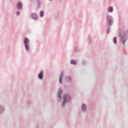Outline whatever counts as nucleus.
Listing matches in <instances>:
<instances>
[{
	"instance_id": "obj_1",
	"label": "nucleus",
	"mask_w": 128,
	"mask_h": 128,
	"mask_svg": "<svg viewBox=\"0 0 128 128\" xmlns=\"http://www.w3.org/2000/svg\"><path fill=\"white\" fill-rule=\"evenodd\" d=\"M24 44L26 50H30V46H28V39L26 38H25Z\"/></svg>"
},
{
	"instance_id": "obj_2",
	"label": "nucleus",
	"mask_w": 128,
	"mask_h": 128,
	"mask_svg": "<svg viewBox=\"0 0 128 128\" xmlns=\"http://www.w3.org/2000/svg\"><path fill=\"white\" fill-rule=\"evenodd\" d=\"M64 102H70V97L68 96V95L66 94L64 96Z\"/></svg>"
},
{
	"instance_id": "obj_3",
	"label": "nucleus",
	"mask_w": 128,
	"mask_h": 128,
	"mask_svg": "<svg viewBox=\"0 0 128 128\" xmlns=\"http://www.w3.org/2000/svg\"><path fill=\"white\" fill-rule=\"evenodd\" d=\"M120 38L121 42H126V36L124 34H122Z\"/></svg>"
},
{
	"instance_id": "obj_4",
	"label": "nucleus",
	"mask_w": 128,
	"mask_h": 128,
	"mask_svg": "<svg viewBox=\"0 0 128 128\" xmlns=\"http://www.w3.org/2000/svg\"><path fill=\"white\" fill-rule=\"evenodd\" d=\"M32 18H34V20H38V16L36 14H32Z\"/></svg>"
},
{
	"instance_id": "obj_5",
	"label": "nucleus",
	"mask_w": 128,
	"mask_h": 128,
	"mask_svg": "<svg viewBox=\"0 0 128 128\" xmlns=\"http://www.w3.org/2000/svg\"><path fill=\"white\" fill-rule=\"evenodd\" d=\"M22 8V4L21 2H19L18 4V8Z\"/></svg>"
},
{
	"instance_id": "obj_6",
	"label": "nucleus",
	"mask_w": 128,
	"mask_h": 128,
	"mask_svg": "<svg viewBox=\"0 0 128 128\" xmlns=\"http://www.w3.org/2000/svg\"><path fill=\"white\" fill-rule=\"evenodd\" d=\"M108 24H112V18H108Z\"/></svg>"
},
{
	"instance_id": "obj_7",
	"label": "nucleus",
	"mask_w": 128,
	"mask_h": 128,
	"mask_svg": "<svg viewBox=\"0 0 128 128\" xmlns=\"http://www.w3.org/2000/svg\"><path fill=\"white\" fill-rule=\"evenodd\" d=\"M42 74L43 72H41L39 75H38V78H42Z\"/></svg>"
},
{
	"instance_id": "obj_8",
	"label": "nucleus",
	"mask_w": 128,
	"mask_h": 128,
	"mask_svg": "<svg viewBox=\"0 0 128 128\" xmlns=\"http://www.w3.org/2000/svg\"><path fill=\"white\" fill-rule=\"evenodd\" d=\"M108 10V12H112V7L109 8Z\"/></svg>"
},
{
	"instance_id": "obj_9",
	"label": "nucleus",
	"mask_w": 128,
	"mask_h": 128,
	"mask_svg": "<svg viewBox=\"0 0 128 128\" xmlns=\"http://www.w3.org/2000/svg\"><path fill=\"white\" fill-rule=\"evenodd\" d=\"M71 64H76V60H72L71 61Z\"/></svg>"
},
{
	"instance_id": "obj_10",
	"label": "nucleus",
	"mask_w": 128,
	"mask_h": 128,
	"mask_svg": "<svg viewBox=\"0 0 128 128\" xmlns=\"http://www.w3.org/2000/svg\"><path fill=\"white\" fill-rule=\"evenodd\" d=\"M82 110H86V106L85 105H83L82 106Z\"/></svg>"
},
{
	"instance_id": "obj_11",
	"label": "nucleus",
	"mask_w": 128,
	"mask_h": 128,
	"mask_svg": "<svg viewBox=\"0 0 128 128\" xmlns=\"http://www.w3.org/2000/svg\"><path fill=\"white\" fill-rule=\"evenodd\" d=\"M40 16L42 18L44 16V12H40Z\"/></svg>"
},
{
	"instance_id": "obj_12",
	"label": "nucleus",
	"mask_w": 128,
	"mask_h": 128,
	"mask_svg": "<svg viewBox=\"0 0 128 128\" xmlns=\"http://www.w3.org/2000/svg\"><path fill=\"white\" fill-rule=\"evenodd\" d=\"M114 44H116V38H114Z\"/></svg>"
},
{
	"instance_id": "obj_13",
	"label": "nucleus",
	"mask_w": 128,
	"mask_h": 128,
	"mask_svg": "<svg viewBox=\"0 0 128 128\" xmlns=\"http://www.w3.org/2000/svg\"><path fill=\"white\" fill-rule=\"evenodd\" d=\"M60 82H62V77L60 78Z\"/></svg>"
},
{
	"instance_id": "obj_14",
	"label": "nucleus",
	"mask_w": 128,
	"mask_h": 128,
	"mask_svg": "<svg viewBox=\"0 0 128 128\" xmlns=\"http://www.w3.org/2000/svg\"><path fill=\"white\" fill-rule=\"evenodd\" d=\"M17 14L18 16L20 14V12H17Z\"/></svg>"
}]
</instances>
